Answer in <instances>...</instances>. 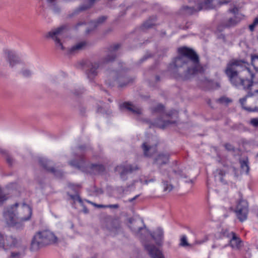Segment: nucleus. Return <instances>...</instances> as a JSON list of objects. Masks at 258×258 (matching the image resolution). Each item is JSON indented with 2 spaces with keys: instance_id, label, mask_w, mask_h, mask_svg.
Masks as SVG:
<instances>
[{
  "instance_id": "1",
  "label": "nucleus",
  "mask_w": 258,
  "mask_h": 258,
  "mask_svg": "<svg viewBox=\"0 0 258 258\" xmlns=\"http://www.w3.org/2000/svg\"><path fill=\"white\" fill-rule=\"evenodd\" d=\"M178 50L182 55L176 58L171 67L176 77L179 76L187 80L194 75L204 72L199 57L192 50L183 47Z\"/></svg>"
},
{
  "instance_id": "2",
  "label": "nucleus",
  "mask_w": 258,
  "mask_h": 258,
  "mask_svg": "<svg viewBox=\"0 0 258 258\" xmlns=\"http://www.w3.org/2000/svg\"><path fill=\"white\" fill-rule=\"evenodd\" d=\"M246 64L244 60H232L227 63L225 73L233 85L242 86L244 89H250L253 75Z\"/></svg>"
},
{
  "instance_id": "3",
  "label": "nucleus",
  "mask_w": 258,
  "mask_h": 258,
  "mask_svg": "<svg viewBox=\"0 0 258 258\" xmlns=\"http://www.w3.org/2000/svg\"><path fill=\"white\" fill-rule=\"evenodd\" d=\"M18 204L16 203L14 205L8 207L4 212V217L6 221L7 224L11 226H16L18 222H24L29 220L31 217L32 210L31 208L26 204H23L22 206V211L23 212L26 213V215L25 216H20L17 217L15 213V208H17Z\"/></svg>"
},
{
  "instance_id": "4",
  "label": "nucleus",
  "mask_w": 258,
  "mask_h": 258,
  "mask_svg": "<svg viewBox=\"0 0 258 258\" xmlns=\"http://www.w3.org/2000/svg\"><path fill=\"white\" fill-rule=\"evenodd\" d=\"M229 2L223 0H205L204 4L200 0H194L190 2L189 6H183L181 8L182 13L191 15L199 12L203 8L206 9H214L217 6L227 4Z\"/></svg>"
},
{
  "instance_id": "5",
  "label": "nucleus",
  "mask_w": 258,
  "mask_h": 258,
  "mask_svg": "<svg viewBox=\"0 0 258 258\" xmlns=\"http://www.w3.org/2000/svg\"><path fill=\"white\" fill-rule=\"evenodd\" d=\"M57 241V237L50 231H42L34 236L31 244V249L37 250L44 245L54 244Z\"/></svg>"
},
{
  "instance_id": "6",
  "label": "nucleus",
  "mask_w": 258,
  "mask_h": 258,
  "mask_svg": "<svg viewBox=\"0 0 258 258\" xmlns=\"http://www.w3.org/2000/svg\"><path fill=\"white\" fill-rule=\"evenodd\" d=\"M45 37L53 41L56 49L63 50L64 25L52 29L45 34Z\"/></svg>"
},
{
  "instance_id": "7",
  "label": "nucleus",
  "mask_w": 258,
  "mask_h": 258,
  "mask_svg": "<svg viewBox=\"0 0 258 258\" xmlns=\"http://www.w3.org/2000/svg\"><path fill=\"white\" fill-rule=\"evenodd\" d=\"M129 226L135 234L142 239H144L150 235L148 230L144 227L143 221L140 219L130 218Z\"/></svg>"
},
{
  "instance_id": "8",
  "label": "nucleus",
  "mask_w": 258,
  "mask_h": 258,
  "mask_svg": "<svg viewBox=\"0 0 258 258\" xmlns=\"http://www.w3.org/2000/svg\"><path fill=\"white\" fill-rule=\"evenodd\" d=\"M252 93L248 94L243 98L240 99L239 102L242 108L248 112H258V106L254 104V97L251 96Z\"/></svg>"
},
{
  "instance_id": "9",
  "label": "nucleus",
  "mask_w": 258,
  "mask_h": 258,
  "mask_svg": "<svg viewBox=\"0 0 258 258\" xmlns=\"http://www.w3.org/2000/svg\"><path fill=\"white\" fill-rule=\"evenodd\" d=\"M17 240L13 236H6L0 233V248H3L5 250L10 249L15 247L17 244Z\"/></svg>"
},
{
  "instance_id": "10",
  "label": "nucleus",
  "mask_w": 258,
  "mask_h": 258,
  "mask_svg": "<svg viewBox=\"0 0 258 258\" xmlns=\"http://www.w3.org/2000/svg\"><path fill=\"white\" fill-rule=\"evenodd\" d=\"M144 246L146 250L152 258H164L161 251L154 245L145 242Z\"/></svg>"
},
{
  "instance_id": "11",
  "label": "nucleus",
  "mask_w": 258,
  "mask_h": 258,
  "mask_svg": "<svg viewBox=\"0 0 258 258\" xmlns=\"http://www.w3.org/2000/svg\"><path fill=\"white\" fill-rule=\"evenodd\" d=\"M39 163L40 165L47 171L53 173L56 176H59L62 175V173L59 169H56L54 167H50L49 165L50 161L45 159H40Z\"/></svg>"
},
{
  "instance_id": "12",
  "label": "nucleus",
  "mask_w": 258,
  "mask_h": 258,
  "mask_svg": "<svg viewBox=\"0 0 258 258\" xmlns=\"http://www.w3.org/2000/svg\"><path fill=\"white\" fill-rule=\"evenodd\" d=\"M107 17L101 16L95 21H92L89 24V28L86 30V33H89L92 31L95 30L98 27L102 25L106 20Z\"/></svg>"
},
{
  "instance_id": "13",
  "label": "nucleus",
  "mask_w": 258,
  "mask_h": 258,
  "mask_svg": "<svg viewBox=\"0 0 258 258\" xmlns=\"http://www.w3.org/2000/svg\"><path fill=\"white\" fill-rule=\"evenodd\" d=\"M171 115V114H170L165 115L163 116V120H161V119L158 120L155 122L156 125L160 128H163L165 127H167V126L170 125V124L175 123L176 122V120L175 119L170 120Z\"/></svg>"
},
{
  "instance_id": "14",
  "label": "nucleus",
  "mask_w": 258,
  "mask_h": 258,
  "mask_svg": "<svg viewBox=\"0 0 258 258\" xmlns=\"http://www.w3.org/2000/svg\"><path fill=\"white\" fill-rule=\"evenodd\" d=\"M230 234L231 236V239L230 240V244L231 246L234 249H240L242 246L241 240L235 233L232 232Z\"/></svg>"
},
{
  "instance_id": "15",
  "label": "nucleus",
  "mask_w": 258,
  "mask_h": 258,
  "mask_svg": "<svg viewBox=\"0 0 258 258\" xmlns=\"http://www.w3.org/2000/svg\"><path fill=\"white\" fill-rule=\"evenodd\" d=\"M138 169L137 166H132L128 165L126 166L121 165L118 166L116 168V170L120 172V176L122 178L124 179V175L126 174L129 172H132L133 171Z\"/></svg>"
},
{
  "instance_id": "16",
  "label": "nucleus",
  "mask_w": 258,
  "mask_h": 258,
  "mask_svg": "<svg viewBox=\"0 0 258 258\" xmlns=\"http://www.w3.org/2000/svg\"><path fill=\"white\" fill-rule=\"evenodd\" d=\"M142 149L146 156H151L157 151L156 145H151L149 142H145L142 145Z\"/></svg>"
},
{
  "instance_id": "17",
  "label": "nucleus",
  "mask_w": 258,
  "mask_h": 258,
  "mask_svg": "<svg viewBox=\"0 0 258 258\" xmlns=\"http://www.w3.org/2000/svg\"><path fill=\"white\" fill-rule=\"evenodd\" d=\"M169 154L166 152L160 153L154 159V163L159 165L167 163L169 161Z\"/></svg>"
},
{
  "instance_id": "18",
  "label": "nucleus",
  "mask_w": 258,
  "mask_h": 258,
  "mask_svg": "<svg viewBox=\"0 0 258 258\" xmlns=\"http://www.w3.org/2000/svg\"><path fill=\"white\" fill-rule=\"evenodd\" d=\"M5 54L7 55L8 59L11 67H13L17 64L20 63V60L18 56L11 50H7L5 51Z\"/></svg>"
},
{
  "instance_id": "19",
  "label": "nucleus",
  "mask_w": 258,
  "mask_h": 258,
  "mask_svg": "<svg viewBox=\"0 0 258 258\" xmlns=\"http://www.w3.org/2000/svg\"><path fill=\"white\" fill-rule=\"evenodd\" d=\"M115 58L114 54L108 55L104 58L100 62H95L92 64V68L94 69L97 70L100 68L102 64L109 63L113 60Z\"/></svg>"
},
{
  "instance_id": "20",
  "label": "nucleus",
  "mask_w": 258,
  "mask_h": 258,
  "mask_svg": "<svg viewBox=\"0 0 258 258\" xmlns=\"http://www.w3.org/2000/svg\"><path fill=\"white\" fill-rule=\"evenodd\" d=\"M169 176L167 172H165L161 175L160 179L162 180L164 185V190L165 191L169 192L173 189V186L169 183L166 178Z\"/></svg>"
},
{
  "instance_id": "21",
  "label": "nucleus",
  "mask_w": 258,
  "mask_h": 258,
  "mask_svg": "<svg viewBox=\"0 0 258 258\" xmlns=\"http://www.w3.org/2000/svg\"><path fill=\"white\" fill-rule=\"evenodd\" d=\"M86 45L87 43L86 42L83 41L79 42L70 48L68 53L70 55L74 54L77 53L78 50L83 49Z\"/></svg>"
},
{
  "instance_id": "22",
  "label": "nucleus",
  "mask_w": 258,
  "mask_h": 258,
  "mask_svg": "<svg viewBox=\"0 0 258 258\" xmlns=\"http://www.w3.org/2000/svg\"><path fill=\"white\" fill-rule=\"evenodd\" d=\"M151 236L157 244H160L163 238V232L160 228H158Z\"/></svg>"
},
{
  "instance_id": "23",
  "label": "nucleus",
  "mask_w": 258,
  "mask_h": 258,
  "mask_svg": "<svg viewBox=\"0 0 258 258\" xmlns=\"http://www.w3.org/2000/svg\"><path fill=\"white\" fill-rule=\"evenodd\" d=\"M236 210H238V212L240 213L241 211L242 214L245 216L246 214H248V203L246 201L241 200L238 203Z\"/></svg>"
},
{
  "instance_id": "24",
  "label": "nucleus",
  "mask_w": 258,
  "mask_h": 258,
  "mask_svg": "<svg viewBox=\"0 0 258 258\" xmlns=\"http://www.w3.org/2000/svg\"><path fill=\"white\" fill-rule=\"evenodd\" d=\"M241 172L242 173L248 174L249 172V162L247 158L241 159L239 161Z\"/></svg>"
},
{
  "instance_id": "25",
  "label": "nucleus",
  "mask_w": 258,
  "mask_h": 258,
  "mask_svg": "<svg viewBox=\"0 0 258 258\" xmlns=\"http://www.w3.org/2000/svg\"><path fill=\"white\" fill-rule=\"evenodd\" d=\"M46 2L51 7L54 13L58 14L60 12L61 9L57 4V0H46Z\"/></svg>"
},
{
  "instance_id": "26",
  "label": "nucleus",
  "mask_w": 258,
  "mask_h": 258,
  "mask_svg": "<svg viewBox=\"0 0 258 258\" xmlns=\"http://www.w3.org/2000/svg\"><path fill=\"white\" fill-rule=\"evenodd\" d=\"M122 106L135 114H140L142 113V110L140 108L128 103H123Z\"/></svg>"
},
{
  "instance_id": "27",
  "label": "nucleus",
  "mask_w": 258,
  "mask_h": 258,
  "mask_svg": "<svg viewBox=\"0 0 258 258\" xmlns=\"http://www.w3.org/2000/svg\"><path fill=\"white\" fill-rule=\"evenodd\" d=\"M240 21V19H238L237 17L229 19L225 23V26L227 27H233L235 26Z\"/></svg>"
},
{
  "instance_id": "28",
  "label": "nucleus",
  "mask_w": 258,
  "mask_h": 258,
  "mask_svg": "<svg viewBox=\"0 0 258 258\" xmlns=\"http://www.w3.org/2000/svg\"><path fill=\"white\" fill-rule=\"evenodd\" d=\"M216 176L219 177V179L222 182H226V180L223 178L224 176H227L225 171L222 170H217L216 171Z\"/></svg>"
},
{
  "instance_id": "29",
  "label": "nucleus",
  "mask_w": 258,
  "mask_h": 258,
  "mask_svg": "<svg viewBox=\"0 0 258 258\" xmlns=\"http://www.w3.org/2000/svg\"><path fill=\"white\" fill-rule=\"evenodd\" d=\"M251 64L255 71L258 72V55L251 56Z\"/></svg>"
},
{
  "instance_id": "30",
  "label": "nucleus",
  "mask_w": 258,
  "mask_h": 258,
  "mask_svg": "<svg viewBox=\"0 0 258 258\" xmlns=\"http://www.w3.org/2000/svg\"><path fill=\"white\" fill-rule=\"evenodd\" d=\"M98 0H87V4L85 6H82L80 7V9L81 10H87L90 7H91Z\"/></svg>"
},
{
  "instance_id": "31",
  "label": "nucleus",
  "mask_w": 258,
  "mask_h": 258,
  "mask_svg": "<svg viewBox=\"0 0 258 258\" xmlns=\"http://www.w3.org/2000/svg\"><path fill=\"white\" fill-rule=\"evenodd\" d=\"M178 176H179V179L180 180V181L181 182H186V183H192V181L190 179L188 180H184V178H186L187 177V176L186 175V174L184 172H183L182 171L180 172V173H178Z\"/></svg>"
},
{
  "instance_id": "32",
  "label": "nucleus",
  "mask_w": 258,
  "mask_h": 258,
  "mask_svg": "<svg viewBox=\"0 0 258 258\" xmlns=\"http://www.w3.org/2000/svg\"><path fill=\"white\" fill-rule=\"evenodd\" d=\"M164 110V106L161 104H158L156 106L152 108L153 112L161 113Z\"/></svg>"
},
{
  "instance_id": "33",
  "label": "nucleus",
  "mask_w": 258,
  "mask_h": 258,
  "mask_svg": "<svg viewBox=\"0 0 258 258\" xmlns=\"http://www.w3.org/2000/svg\"><path fill=\"white\" fill-rule=\"evenodd\" d=\"M235 212L236 213L237 217L240 221L243 222L247 219V214H246L244 216V215L242 214V211L239 213V212H238V210H235Z\"/></svg>"
},
{
  "instance_id": "34",
  "label": "nucleus",
  "mask_w": 258,
  "mask_h": 258,
  "mask_svg": "<svg viewBox=\"0 0 258 258\" xmlns=\"http://www.w3.org/2000/svg\"><path fill=\"white\" fill-rule=\"evenodd\" d=\"M218 101L222 104H227L231 102V100L227 97H222L218 99Z\"/></svg>"
},
{
  "instance_id": "35",
  "label": "nucleus",
  "mask_w": 258,
  "mask_h": 258,
  "mask_svg": "<svg viewBox=\"0 0 258 258\" xmlns=\"http://www.w3.org/2000/svg\"><path fill=\"white\" fill-rule=\"evenodd\" d=\"M154 25V23L153 22H151V21H147L146 22H145L143 24V27L145 28L148 29L150 28H151Z\"/></svg>"
},
{
  "instance_id": "36",
  "label": "nucleus",
  "mask_w": 258,
  "mask_h": 258,
  "mask_svg": "<svg viewBox=\"0 0 258 258\" xmlns=\"http://www.w3.org/2000/svg\"><path fill=\"white\" fill-rule=\"evenodd\" d=\"M70 196L74 202L78 201L80 203H82V201L78 194H76L75 195H70Z\"/></svg>"
},
{
  "instance_id": "37",
  "label": "nucleus",
  "mask_w": 258,
  "mask_h": 258,
  "mask_svg": "<svg viewBox=\"0 0 258 258\" xmlns=\"http://www.w3.org/2000/svg\"><path fill=\"white\" fill-rule=\"evenodd\" d=\"M250 123L255 127H258V118H253L250 120Z\"/></svg>"
},
{
  "instance_id": "38",
  "label": "nucleus",
  "mask_w": 258,
  "mask_h": 258,
  "mask_svg": "<svg viewBox=\"0 0 258 258\" xmlns=\"http://www.w3.org/2000/svg\"><path fill=\"white\" fill-rule=\"evenodd\" d=\"M180 245L182 246H186L189 245V244L187 241L186 238L185 236H183L182 237L181 239Z\"/></svg>"
},
{
  "instance_id": "39",
  "label": "nucleus",
  "mask_w": 258,
  "mask_h": 258,
  "mask_svg": "<svg viewBox=\"0 0 258 258\" xmlns=\"http://www.w3.org/2000/svg\"><path fill=\"white\" fill-rule=\"evenodd\" d=\"M96 70L94 69L93 68H91L89 71V74H88V77L89 78L93 77L97 75V72L96 71Z\"/></svg>"
},
{
  "instance_id": "40",
  "label": "nucleus",
  "mask_w": 258,
  "mask_h": 258,
  "mask_svg": "<svg viewBox=\"0 0 258 258\" xmlns=\"http://www.w3.org/2000/svg\"><path fill=\"white\" fill-rule=\"evenodd\" d=\"M145 183L146 184H149L150 186H153L155 184V179L151 178L149 180H145L144 181Z\"/></svg>"
},
{
  "instance_id": "41",
  "label": "nucleus",
  "mask_w": 258,
  "mask_h": 258,
  "mask_svg": "<svg viewBox=\"0 0 258 258\" xmlns=\"http://www.w3.org/2000/svg\"><path fill=\"white\" fill-rule=\"evenodd\" d=\"M86 202L88 203H90L92 204V205L94 206L95 207H98V208H107V206L105 205H97L94 203H93L90 201L86 200Z\"/></svg>"
},
{
  "instance_id": "42",
  "label": "nucleus",
  "mask_w": 258,
  "mask_h": 258,
  "mask_svg": "<svg viewBox=\"0 0 258 258\" xmlns=\"http://www.w3.org/2000/svg\"><path fill=\"white\" fill-rule=\"evenodd\" d=\"M22 74L23 75V76L24 77H28L31 75V72L29 70H23L22 72Z\"/></svg>"
},
{
  "instance_id": "43",
  "label": "nucleus",
  "mask_w": 258,
  "mask_h": 258,
  "mask_svg": "<svg viewBox=\"0 0 258 258\" xmlns=\"http://www.w3.org/2000/svg\"><path fill=\"white\" fill-rule=\"evenodd\" d=\"M6 160H7V162L8 164L9 165H10V166L12 165L13 163V159L11 158V157L10 156L7 155Z\"/></svg>"
},
{
  "instance_id": "44",
  "label": "nucleus",
  "mask_w": 258,
  "mask_h": 258,
  "mask_svg": "<svg viewBox=\"0 0 258 258\" xmlns=\"http://www.w3.org/2000/svg\"><path fill=\"white\" fill-rule=\"evenodd\" d=\"M7 198L5 195L0 194V204H2L4 201L7 200Z\"/></svg>"
},
{
  "instance_id": "45",
  "label": "nucleus",
  "mask_w": 258,
  "mask_h": 258,
  "mask_svg": "<svg viewBox=\"0 0 258 258\" xmlns=\"http://www.w3.org/2000/svg\"><path fill=\"white\" fill-rule=\"evenodd\" d=\"M70 164L72 165V166H73L74 167H79V165L78 163V162H77L76 161H71L70 162Z\"/></svg>"
},
{
  "instance_id": "46",
  "label": "nucleus",
  "mask_w": 258,
  "mask_h": 258,
  "mask_svg": "<svg viewBox=\"0 0 258 258\" xmlns=\"http://www.w3.org/2000/svg\"><path fill=\"white\" fill-rule=\"evenodd\" d=\"M20 253L19 252H13L11 253V257L12 258H15L16 257H17V256H19L20 255Z\"/></svg>"
},
{
  "instance_id": "47",
  "label": "nucleus",
  "mask_w": 258,
  "mask_h": 258,
  "mask_svg": "<svg viewBox=\"0 0 258 258\" xmlns=\"http://www.w3.org/2000/svg\"><path fill=\"white\" fill-rule=\"evenodd\" d=\"M251 96H253L254 98L258 99V90H256L254 92L251 94Z\"/></svg>"
},
{
  "instance_id": "48",
  "label": "nucleus",
  "mask_w": 258,
  "mask_h": 258,
  "mask_svg": "<svg viewBox=\"0 0 258 258\" xmlns=\"http://www.w3.org/2000/svg\"><path fill=\"white\" fill-rule=\"evenodd\" d=\"M107 208H114V209H117L118 208V205L117 204H114V205H107Z\"/></svg>"
},
{
  "instance_id": "49",
  "label": "nucleus",
  "mask_w": 258,
  "mask_h": 258,
  "mask_svg": "<svg viewBox=\"0 0 258 258\" xmlns=\"http://www.w3.org/2000/svg\"><path fill=\"white\" fill-rule=\"evenodd\" d=\"M172 114L173 115V117H171V119H176L177 118V113L176 111H173Z\"/></svg>"
},
{
  "instance_id": "50",
  "label": "nucleus",
  "mask_w": 258,
  "mask_h": 258,
  "mask_svg": "<svg viewBox=\"0 0 258 258\" xmlns=\"http://www.w3.org/2000/svg\"><path fill=\"white\" fill-rule=\"evenodd\" d=\"M252 24H253L255 26H256L258 25V18H256L254 20V21H253V22Z\"/></svg>"
},
{
  "instance_id": "51",
  "label": "nucleus",
  "mask_w": 258,
  "mask_h": 258,
  "mask_svg": "<svg viewBox=\"0 0 258 258\" xmlns=\"http://www.w3.org/2000/svg\"><path fill=\"white\" fill-rule=\"evenodd\" d=\"M255 26L252 23L249 26V28L251 31H253Z\"/></svg>"
},
{
  "instance_id": "52",
  "label": "nucleus",
  "mask_w": 258,
  "mask_h": 258,
  "mask_svg": "<svg viewBox=\"0 0 258 258\" xmlns=\"http://www.w3.org/2000/svg\"><path fill=\"white\" fill-rule=\"evenodd\" d=\"M225 146V148L228 150H230L231 149H232V147L230 145L226 144Z\"/></svg>"
},
{
  "instance_id": "53",
  "label": "nucleus",
  "mask_w": 258,
  "mask_h": 258,
  "mask_svg": "<svg viewBox=\"0 0 258 258\" xmlns=\"http://www.w3.org/2000/svg\"><path fill=\"white\" fill-rule=\"evenodd\" d=\"M208 80L207 79L204 78V80H200V83L202 84L203 83V82H208Z\"/></svg>"
},
{
  "instance_id": "54",
  "label": "nucleus",
  "mask_w": 258,
  "mask_h": 258,
  "mask_svg": "<svg viewBox=\"0 0 258 258\" xmlns=\"http://www.w3.org/2000/svg\"><path fill=\"white\" fill-rule=\"evenodd\" d=\"M119 47V45H115L114 46H113V50H116L118 47Z\"/></svg>"
},
{
  "instance_id": "55",
  "label": "nucleus",
  "mask_w": 258,
  "mask_h": 258,
  "mask_svg": "<svg viewBox=\"0 0 258 258\" xmlns=\"http://www.w3.org/2000/svg\"><path fill=\"white\" fill-rule=\"evenodd\" d=\"M84 212L85 213H88V209L86 207L84 208Z\"/></svg>"
},
{
  "instance_id": "56",
  "label": "nucleus",
  "mask_w": 258,
  "mask_h": 258,
  "mask_svg": "<svg viewBox=\"0 0 258 258\" xmlns=\"http://www.w3.org/2000/svg\"><path fill=\"white\" fill-rule=\"evenodd\" d=\"M212 247L213 248H215L217 247V246L215 244H214L212 245Z\"/></svg>"
},
{
  "instance_id": "57",
  "label": "nucleus",
  "mask_w": 258,
  "mask_h": 258,
  "mask_svg": "<svg viewBox=\"0 0 258 258\" xmlns=\"http://www.w3.org/2000/svg\"><path fill=\"white\" fill-rule=\"evenodd\" d=\"M99 167L100 168V169L102 170H103L104 169V168L103 166H99Z\"/></svg>"
},
{
  "instance_id": "58",
  "label": "nucleus",
  "mask_w": 258,
  "mask_h": 258,
  "mask_svg": "<svg viewBox=\"0 0 258 258\" xmlns=\"http://www.w3.org/2000/svg\"><path fill=\"white\" fill-rule=\"evenodd\" d=\"M230 12L235 13V9H233L232 10H230Z\"/></svg>"
},
{
  "instance_id": "59",
  "label": "nucleus",
  "mask_w": 258,
  "mask_h": 258,
  "mask_svg": "<svg viewBox=\"0 0 258 258\" xmlns=\"http://www.w3.org/2000/svg\"><path fill=\"white\" fill-rule=\"evenodd\" d=\"M135 198H133V199H132L130 200V202H132L134 199H135Z\"/></svg>"
},
{
  "instance_id": "60",
  "label": "nucleus",
  "mask_w": 258,
  "mask_h": 258,
  "mask_svg": "<svg viewBox=\"0 0 258 258\" xmlns=\"http://www.w3.org/2000/svg\"><path fill=\"white\" fill-rule=\"evenodd\" d=\"M99 193L102 194V191L101 190H100Z\"/></svg>"
},
{
  "instance_id": "61",
  "label": "nucleus",
  "mask_w": 258,
  "mask_h": 258,
  "mask_svg": "<svg viewBox=\"0 0 258 258\" xmlns=\"http://www.w3.org/2000/svg\"><path fill=\"white\" fill-rule=\"evenodd\" d=\"M232 169L233 171H235V168H232Z\"/></svg>"
},
{
  "instance_id": "62",
  "label": "nucleus",
  "mask_w": 258,
  "mask_h": 258,
  "mask_svg": "<svg viewBox=\"0 0 258 258\" xmlns=\"http://www.w3.org/2000/svg\"><path fill=\"white\" fill-rule=\"evenodd\" d=\"M120 86L121 87L123 86V85H122L121 84H120Z\"/></svg>"
},
{
  "instance_id": "63",
  "label": "nucleus",
  "mask_w": 258,
  "mask_h": 258,
  "mask_svg": "<svg viewBox=\"0 0 258 258\" xmlns=\"http://www.w3.org/2000/svg\"><path fill=\"white\" fill-rule=\"evenodd\" d=\"M256 157H258V153L256 155Z\"/></svg>"
}]
</instances>
